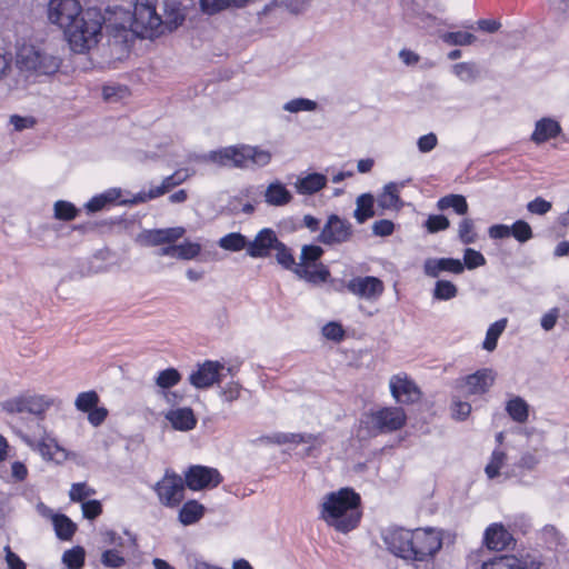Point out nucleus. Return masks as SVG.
I'll use <instances>...</instances> for the list:
<instances>
[{
    "mask_svg": "<svg viewBox=\"0 0 569 569\" xmlns=\"http://www.w3.org/2000/svg\"><path fill=\"white\" fill-rule=\"evenodd\" d=\"M378 206L382 209H398L401 203L398 186L396 182H389L383 187V192L378 197Z\"/></svg>",
    "mask_w": 569,
    "mask_h": 569,
    "instance_id": "34",
    "label": "nucleus"
},
{
    "mask_svg": "<svg viewBox=\"0 0 569 569\" xmlns=\"http://www.w3.org/2000/svg\"><path fill=\"white\" fill-rule=\"evenodd\" d=\"M187 170H177L172 174L166 177L160 186L153 187L156 196L161 197L174 187L183 183L188 179Z\"/></svg>",
    "mask_w": 569,
    "mask_h": 569,
    "instance_id": "38",
    "label": "nucleus"
},
{
    "mask_svg": "<svg viewBox=\"0 0 569 569\" xmlns=\"http://www.w3.org/2000/svg\"><path fill=\"white\" fill-rule=\"evenodd\" d=\"M206 512V507L199 501L191 499L186 501L179 510L178 519L183 526L197 523Z\"/></svg>",
    "mask_w": 569,
    "mask_h": 569,
    "instance_id": "26",
    "label": "nucleus"
},
{
    "mask_svg": "<svg viewBox=\"0 0 569 569\" xmlns=\"http://www.w3.org/2000/svg\"><path fill=\"white\" fill-rule=\"evenodd\" d=\"M178 259L192 260L201 252V244L192 241H183L177 244Z\"/></svg>",
    "mask_w": 569,
    "mask_h": 569,
    "instance_id": "56",
    "label": "nucleus"
},
{
    "mask_svg": "<svg viewBox=\"0 0 569 569\" xmlns=\"http://www.w3.org/2000/svg\"><path fill=\"white\" fill-rule=\"evenodd\" d=\"M361 497L350 487L329 492L321 505L320 518L338 532L348 533L361 520Z\"/></svg>",
    "mask_w": 569,
    "mask_h": 569,
    "instance_id": "2",
    "label": "nucleus"
},
{
    "mask_svg": "<svg viewBox=\"0 0 569 569\" xmlns=\"http://www.w3.org/2000/svg\"><path fill=\"white\" fill-rule=\"evenodd\" d=\"M368 419L376 433H390L406 425L407 415L400 407H383L370 412Z\"/></svg>",
    "mask_w": 569,
    "mask_h": 569,
    "instance_id": "8",
    "label": "nucleus"
},
{
    "mask_svg": "<svg viewBox=\"0 0 569 569\" xmlns=\"http://www.w3.org/2000/svg\"><path fill=\"white\" fill-rule=\"evenodd\" d=\"M218 246L230 252H239L244 249L248 252L249 239L241 232H229L218 240Z\"/></svg>",
    "mask_w": 569,
    "mask_h": 569,
    "instance_id": "29",
    "label": "nucleus"
},
{
    "mask_svg": "<svg viewBox=\"0 0 569 569\" xmlns=\"http://www.w3.org/2000/svg\"><path fill=\"white\" fill-rule=\"evenodd\" d=\"M422 269L427 277L439 279L443 272L461 274L463 272V264L458 258H427L423 261Z\"/></svg>",
    "mask_w": 569,
    "mask_h": 569,
    "instance_id": "17",
    "label": "nucleus"
},
{
    "mask_svg": "<svg viewBox=\"0 0 569 569\" xmlns=\"http://www.w3.org/2000/svg\"><path fill=\"white\" fill-rule=\"evenodd\" d=\"M82 516L88 520H94L102 513V503L97 499H89L81 505Z\"/></svg>",
    "mask_w": 569,
    "mask_h": 569,
    "instance_id": "59",
    "label": "nucleus"
},
{
    "mask_svg": "<svg viewBox=\"0 0 569 569\" xmlns=\"http://www.w3.org/2000/svg\"><path fill=\"white\" fill-rule=\"evenodd\" d=\"M292 200L291 192L286 184L279 180L271 182L264 191V201L269 206L282 207Z\"/></svg>",
    "mask_w": 569,
    "mask_h": 569,
    "instance_id": "25",
    "label": "nucleus"
},
{
    "mask_svg": "<svg viewBox=\"0 0 569 569\" xmlns=\"http://www.w3.org/2000/svg\"><path fill=\"white\" fill-rule=\"evenodd\" d=\"M201 161H209L220 167H234L241 169L262 168L270 163L271 153L259 147L238 144L212 150L199 157Z\"/></svg>",
    "mask_w": 569,
    "mask_h": 569,
    "instance_id": "4",
    "label": "nucleus"
},
{
    "mask_svg": "<svg viewBox=\"0 0 569 569\" xmlns=\"http://www.w3.org/2000/svg\"><path fill=\"white\" fill-rule=\"evenodd\" d=\"M540 539L545 542L548 549H556L557 547L562 545V536L557 530V528L551 525H546L542 528Z\"/></svg>",
    "mask_w": 569,
    "mask_h": 569,
    "instance_id": "53",
    "label": "nucleus"
},
{
    "mask_svg": "<svg viewBox=\"0 0 569 569\" xmlns=\"http://www.w3.org/2000/svg\"><path fill=\"white\" fill-rule=\"evenodd\" d=\"M166 419L174 430L179 431H190L197 426V418L189 407L169 410L166 413Z\"/></svg>",
    "mask_w": 569,
    "mask_h": 569,
    "instance_id": "22",
    "label": "nucleus"
},
{
    "mask_svg": "<svg viewBox=\"0 0 569 569\" xmlns=\"http://www.w3.org/2000/svg\"><path fill=\"white\" fill-rule=\"evenodd\" d=\"M280 240L271 228L261 229L252 241L249 240L248 256L258 259L267 258L277 248Z\"/></svg>",
    "mask_w": 569,
    "mask_h": 569,
    "instance_id": "16",
    "label": "nucleus"
},
{
    "mask_svg": "<svg viewBox=\"0 0 569 569\" xmlns=\"http://www.w3.org/2000/svg\"><path fill=\"white\" fill-rule=\"evenodd\" d=\"M48 19L64 32L74 52L82 53L96 46L104 18L97 8L82 9L79 0H50Z\"/></svg>",
    "mask_w": 569,
    "mask_h": 569,
    "instance_id": "1",
    "label": "nucleus"
},
{
    "mask_svg": "<svg viewBox=\"0 0 569 569\" xmlns=\"http://www.w3.org/2000/svg\"><path fill=\"white\" fill-rule=\"evenodd\" d=\"M458 287L450 280L438 279L432 290V298L438 301H448L456 298Z\"/></svg>",
    "mask_w": 569,
    "mask_h": 569,
    "instance_id": "36",
    "label": "nucleus"
},
{
    "mask_svg": "<svg viewBox=\"0 0 569 569\" xmlns=\"http://www.w3.org/2000/svg\"><path fill=\"white\" fill-rule=\"evenodd\" d=\"M223 365L217 360H206L197 366L188 378L189 383L196 389H208L222 380Z\"/></svg>",
    "mask_w": 569,
    "mask_h": 569,
    "instance_id": "13",
    "label": "nucleus"
},
{
    "mask_svg": "<svg viewBox=\"0 0 569 569\" xmlns=\"http://www.w3.org/2000/svg\"><path fill=\"white\" fill-rule=\"evenodd\" d=\"M39 59H41V51L34 47H27L18 52L17 63L21 70L34 72Z\"/></svg>",
    "mask_w": 569,
    "mask_h": 569,
    "instance_id": "35",
    "label": "nucleus"
},
{
    "mask_svg": "<svg viewBox=\"0 0 569 569\" xmlns=\"http://www.w3.org/2000/svg\"><path fill=\"white\" fill-rule=\"evenodd\" d=\"M94 489L90 488L86 482H76L71 485L69 498L73 502H83L86 499L94 495Z\"/></svg>",
    "mask_w": 569,
    "mask_h": 569,
    "instance_id": "55",
    "label": "nucleus"
},
{
    "mask_svg": "<svg viewBox=\"0 0 569 569\" xmlns=\"http://www.w3.org/2000/svg\"><path fill=\"white\" fill-rule=\"evenodd\" d=\"M390 391L399 403H415L420 400L421 392L417 385L408 377L393 376L390 379Z\"/></svg>",
    "mask_w": 569,
    "mask_h": 569,
    "instance_id": "18",
    "label": "nucleus"
},
{
    "mask_svg": "<svg viewBox=\"0 0 569 569\" xmlns=\"http://www.w3.org/2000/svg\"><path fill=\"white\" fill-rule=\"evenodd\" d=\"M458 237L461 243L471 244L477 240V233L475 232V222L470 218H465L459 223Z\"/></svg>",
    "mask_w": 569,
    "mask_h": 569,
    "instance_id": "49",
    "label": "nucleus"
},
{
    "mask_svg": "<svg viewBox=\"0 0 569 569\" xmlns=\"http://www.w3.org/2000/svg\"><path fill=\"white\" fill-rule=\"evenodd\" d=\"M282 108L284 111L291 113H298L302 111L311 112L318 108V103L315 100L300 97L287 101Z\"/></svg>",
    "mask_w": 569,
    "mask_h": 569,
    "instance_id": "45",
    "label": "nucleus"
},
{
    "mask_svg": "<svg viewBox=\"0 0 569 569\" xmlns=\"http://www.w3.org/2000/svg\"><path fill=\"white\" fill-rule=\"evenodd\" d=\"M79 209L69 201L58 200L53 206V216L57 220L71 221L79 214Z\"/></svg>",
    "mask_w": 569,
    "mask_h": 569,
    "instance_id": "42",
    "label": "nucleus"
},
{
    "mask_svg": "<svg viewBox=\"0 0 569 569\" xmlns=\"http://www.w3.org/2000/svg\"><path fill=\"white\" fill-rule=\"evenodd\" d=\"M241 389L238 382L231 381L220 389L219 396L222 401L231 403L240 397Z\"/></svg>",
    "mask_w": 569,
    "mask_h": 569,
    "instance_id": "61",
    "label": "nucleus"
},
{
    "mask_svg": "<svg viewBox=\"0 0 569 569\" xmlns=\"http://www.w3.org/2000/svg\"><path fill=\"white\" fill-rule=\"evenodd\" d=\"M440 38L446 44L455 47L470 46L476 41V36L467 31H448Z\"/></svg>",
    "mask_w": 569,
    "mask_h": 569,
    "instance_id": "41",
    "label": "nucleus"
},
{
    "mask_svg": "<svg viewBox=\"0 0 569 569\" xmlns=\"http://www.w3.org/2000/svg\"><path fill=\"white\" fill-rule=\"evenodd\" d=\"M328 179L326 174L320 172H311L305 177H300L295 182V188L299 194L312 196L327 186Z\"/></svg>",
    "mask_w": 569,
    "mask_h": 569,
    "instance_id": "24",
    "label": "nucleus"
},
{
    "mask_svg": "<svg viewBox=\"0 0 569 569\" xmlns=\"http://www.w3.org/2000/svg\"><path fill=\"white\" fill-rule=\"evenodd\" d=\"M353 217L358 223H365L368 219L376 214L375 197L370 192L361 193L357 197Z\"/></svg>",
    "mask_w": 569,
    "mask_h": 569,
    "instance_id": "27",
    "label": "nucleus"
},
{
    "mask_svg": "<svg viewBox=\"0 0 569 569\" xmlns=\"http://www.w3.org/2000/svg\"><path fill=\"white\" fill-rule=\"evenodd\" d=\"M100 561L103 567L109 569H118L126 565L124 557L116 548L104 550Z\"/></svg>",
    "mask_w": 569,
    "mask_h": 569,
    "instance_id": "50",
    "label": "nucleus"
},
{
    "mask_svg": "<svg viewBox=\"0 0 569 569\" xmlns=\"http://www.w3.org/2000/svg\"><path fill=\"white\" fill-rule=\"evenodd\" d=\"M562 128L556 119L551 117H543L536 121L535 130L530 136V140L537 146L547 142L550 139L559 137Z\"/></svg>",
    "mask_w": 569,
    "mask_h": 569,
    "instance_id": "21",
    "label": "nucleus"
},
{
    "mask_svg": "<svg viewBox=\"0 0 569 569\" xmlns=\"http://www.w3.org/2000/svg\"><path fill=\"white\" fill-rule=\"evenodd\" d=\"M395 231V223L388 219L375 221L372 224V233L377 237H388Z\"/></svg>",
    "mask_w": 569,
    "mask_h": 569,
    "instance_id": "64",
    "label": "nucleus"
},
{
    "mask_svg": "<svg viewBox=\"0 0 569 569\" xmlns=\"http://www.w3.org/2000/svg\"><path fill=\"white\" fill-rule=\"evenodd\" d=\"M9 123L13 127L14 131L20 132L33 128L37 120L32 116L12 114L9 118Z\"/></svg>",
    "mask_w": 569,
    "mask_h": 569,
    "instance_id": "60",
    "label": "nucleus"
},
{
    "mask_svg": "<svg viewBox=\"0 0 569 569\" xmlns=\"http://www.w3.org/2000/svg\"><path fill=\"white\" fill-rule=\"evenodd\" d=\"M412 560L427 561L433 559L443 543V530L426 527L412 530Z\"/></svg>",
    "mask_w": 569,
    "mask_h": 569,
    "instance_id": "6",
    "label": "nucleus"
},
{
    "mask_svg": "<svg viewBox=\"0 0 569 569\" xmlns=\"http://www.w3.org/2000/svg\"><path fill=\"white\" fill-rule=\"evenodd\" d=\"M450 226L449 219L445 214H429L423 227L429 233H437L447 230Z\"/></svg>",
    "mask_w": 569,
    "mask_h": 569,
    "instance_id": "52",
    "label": "nucleus"
},
{
    "mask_svg": "<svg viewBox=\"0 0 569 569\" xmlns=\"http://www.w3.org/2000/svg\"><path fill=\"white\" fill-rule=\"evenodd\" d=\"M483 543L489 550L501 551L515 543L512 535L502 523H491L483 533Z\"/></svg>",
    "mask_w": 569,
    "mask_h": 569,
    "instance_id": "19",
    "label": "nucleus"
},
{
    "mask_svg": "<svg viewBox=\"0 0 569 569\" xmlns=\"http://www.w3.org/2000/svg\"><path fill=\"white\" fill-rule=\"evenodd\" d=\"M353 226L339 214L328 216L326 223L320 230L317 240L325 246H337L349 242L353 237Z\"/></svg>",
    "mask_w": 569,
    "mask_h": 569,
    "instance_id": "7",
    "label": "nucleus"
},
{
    "mask_svg": "<svg viewBox=\"0 0 569 569\" xmlns=\"http://www.w3.org/2000/svg\"><path fill=\"white\" fill-rule=\"evenodd\" d=\"M56 536L62 541H69L72 539L77 525L64 513H57L52 521Z\"/></svg>",
    "mask_w": 569,
    "mask_h": 569,
    "instance_id": "32",
    "label": "nucleus"
},
{
    "mask_svg": "<svg viewBox=\"0 0 569 569\" xmlns=\"http://www.w3.org/2000/svg\"><path fill=\"white\" fill-rule=\"evenodd\" d=\"M295 273L299 278L306 279L312 283L326 282L330 277L328 267L322 263L311 266L310 268H307L306 266H297L295 268Z\"/></svg>",
    "mask_w": 569,
    "mask_h": 569,
    "instance_id": "28",
    "label": "nucleus"
},
{
    "mask_svg": "<svg viewBox=\"0 0 569 569\" xmlns=\"http://www.w3.org/2000/svg\"><path fill=\"white\" fill-rule=\"evenodd\" d=\"M506 411L515 422L523 423L529 417V405L523 398L516 396L507 401Z\"/></svg>",
    "mask_w": 569,
    "mask_h": 569,
    "instance_id": "31",
    "label": "nucleus"
},
{
    "mask_svg": "<svg viewBox=\"0 0 569 569\" xmlns=\"http://www.w3.org/2000/svg\"><path fill=\"white\" fill-rule=\"evenodd\" d=\"M346 288L350 293L366 300L378 299L385 290L382 280L375 276L353 277Z\"/></svg>",
    "mask_w": 569,
    "mask_h": 569,
    "instance_id": "14",
    "label": "nucleus"
},
{
    "mask_svg": "<svg viewBox=\"0 0 569 569\" xmlns=\"http://www.w3.org/2000/svg\"><path fill=\"white\" fill-rule=\"evenodd\" d=\"M157 0H136L133 10L129 16L128 27L123 23L114 24V37H122L127 39L130 32L136 38L153 39L163 33L167 26L163 24L161 17L156 10Z\"/></svg>",
    "mask_w": 569,
    "mask_h": 569,
    "instance_id": "3",
    "label": "nucleus"
},
{
    "mask_svg": "<svg viewBox=\"0 0 569 569\" xmlns=\"http://www.w3.org/2000/svg\"><path fill=\"white\" fill-rule=\"evenodd\" d=\"M493 381V371L491 369L483 368L459 380L457 388L463 389V392L468 396L483 395L490 389Z\"/></svg>",
    "mask_w": 569,
    "mask_h": 569,
    "instance_id": "15",
    "label": "nucleus"
},
{
    "mask_svg": "<svg viewBox=\"0 0 569 569\" xmlns=\"http://www.w3.org/2000/svg\"><path fill=\"white\" fill-rule=\"evenodd\" d=\"M1 406L7 413H29L42 418L51 406V400L44 396L21 395L3 401Z\"/></svg>",
    "mask_w": 569,
    "mask_h": 569,
    "instance_id": "10",
    "label": "nucleus"
},
{
    "mask_svg": "<svg viewBox=\"0 0 569 569\" xmlns=\"http://www.w3.org/2000/svg\"><path fill=\"white\" fill-rule=\"evenodd\" d=\"M181 373L173 367L166 368L158 372L154 383L162 390L170 389L181 381Z\"/></svg>",
    "mask_w": 569,
    "mask_h": 569,
    "instance_id": "39",
    "label": "nucleus"
},
{
    "mask_svg": "<svg viewBox=\"0 0 569 569\" xmlns=\"http://www.w3.org/2000/svg\"><path fill=\"white\" fill-rule=\"evenodd\" d=\"M505 459L506 453L503 451L498 449L492 451L491 459L485 468V472L489 479H495L499 476Z\"/></svg>",
    "mask_w": 569,
    "mask_h": 569,
    "instance_id": "54",
    "label": "nucleus"
},
{
    "mask_svg": "<svg viewBox=\"0 0 569 569\" xmlns=\"http://www.w3.org/2000/svg\"><path fill=\"white\" fill-rule=\"evenodd\" d=\"M86 551L81 546L72 547L62 555V563L67 569H81L84 566Z\"/></svg>",
    "mask_w": 569,
    "mask_h": 569,
    "instance_id": "37",
    "label": "nucleus"
},
{
    "mask_svg": "<svg viewBox=\"0 0 569 569\" xmlns=\"http://www.w3.org/2000/svg\"><path fill=\"white\" fill-rule=\"evenodd\" d=\"M184 487V481L179 475L167 470L163 478L156 482L152 488L162 506L174 508L183 500Z\"/></svg>",
    "mask_w": 569,
    "mask_h": 569,
    "instance_id": "9",
    "label": "nucleus"
},
{
    "mask_svg": "<svg viewBox=\"0 0 569 569\" xmlns=\"http://www.w3.org/2000/svg\"><path fill=\"white\" fill-rule=\"evenodd\" d=\"M223 478L218 469L202 466L192 465L184 472V485L192 491H200L217 488Z\"/></svg>",
    "mask_w": 569,
    "mask_h": 569,
    "instance_id": "11",
    "label": "nucleus"
},
{
    "mask_svg": "<svg viewBox=\"0 0 569 569\" xmlns=\"http://www.w3.org/2000/svg\"><path fill=\"white\" fill-rule=\"evenodd\" d=\"M510 237L520 243H526L533 238V231L527 221L518 219L510 226Z\"/></svg>",
    "mask_w": 569,
    "mask_h": 569,
    "instance_id": "44",
    "label": "nucleus"
},
{
    "mask_svg": "<svg viewBox=\"0 0 569 569\" xmlns=\"http://www.w3.org/2000/svg\"><path fill=\"white\" fill-rule=\"evenodd\" d=\"M437 208L440 211L452 209L457 214L465 216L468 213L469 206L465 196L452 193L441 197L437 201Z\"/></svg>",
    "mask_w": 569,
    "mask_h": 569,
    "instance_id": "30",
    "label": "nucleus"
},
{
    "mask_svg": "<svg viewBox=\"0 0 569 569\" xmlns=\"http://www.w3.org/2000/svg\"><path fill=\"white\" fill-rule=\"evenodd\" d=\"M461 261L463 264V270L465 269L473 270L476 268H479V267H482L486 264L485 256L480 251L472 249V248L465 249L463 260H461Z\"/></svg>",
    "mask_w": 569,
    "mask_h": 569,
    "instance_id": "51",
    "label": "nucleus"
},
{
    "mask_svg": "<svg viewBox=\"0 0 569 569\" xmlns=\"http://www.w3.org/2000/svg\"><path fill=\"white\" fill-rule=\"evenodd\" d=\"M480 569H550L542 556L537 552L498 555L483 560Z\"/></svg>",
    "mask_w": 569,
    "mask_h": 569,
    "instance_id": "5",
    "label": "nucleus"
},
{
    "mask_svg": "<svg viewBox=\"0 0 569 569\" xmlns=\"http://www.w3.org/2000/svg\"><path fill=\"white\" fill-rule=\"evenodd\" d=\"M552 208L550 201L542 197H536L533 200L527 203V210L532 214L543 216L548 213Z\"/></svg>",
    "mask_w": 569,
    "mask_h": 569,
    "instance_id": "62",
    "label": "nucleus"
},
{
    "mask_svg": "<svg viewBox=\"0 0 569 569\" xmlns=\"http://www.w3.org/2000/svg\"><path fill=\"white\" fill-rule=\"evenodd\" d=\"M122 196L120 188H109L101 193L93 196L89 201L86 202L84 209L88 213L99 212L113 203L119 204V199Z\"/></svg>",
    "mask_w": 569,
    "mask_h": 569,
    "instance_id": "23",
    "label": "nucleus"
},
{
    "mask_svg": "<svg viewBox=\"0 0 569 569\" xmlns=\"http://www.w3.org/2000/svg\"><path fill=\"white\" fill-rule=\"evenodd\" d=\"M382 540L392 555L412 560V530L401 527L389 528L382 533Z\"/></svg>",
    "mask_w": 569,
    "mask_h": 569,
    "instance_id": "12",
    "label": "nucleus"
},
{
    "mask_svg": "<svg viewBox=\"0 0 569 569\" xmlns=\"http://www.w3.org/2000/svg\"><path fill=\"white\" fill-rule=\"evenodd\" d=\"M508 320L506 318L499 319L491 323L487 329L482 348L487 351H493L497 348L498 339L505 331Z\"/></svg>",
    "mask_w": 569,
    "mask_h": 569,
    "instance_id": "33",
    "label": "nucleus"
},
{
    "mask_svg": "<svg viewBox=\"0 0 569 569\" xmlns=\"http://www.w3.org/2000/svg\"><path fill=\"white\" fill-rule=\"evenodd\" d=\"M199 3L201 11L210 16L232 7V0H200Z\"/></svg>",
    "mask_w": 569,
    "mask_h": 569,
    "instance_id": "58",
    "label": "nucleus"
},
{
    "mask_svg": "<svg viewBox=\"0 0 569 569\" xmlns=\"http://www.w3.org/2000/svg\"><path fill=\"white\" fill-rule=\"evenodd\" d=\"M184 231L182 227L144 230L140 236V241L150 247L173 243L184 234Z\"/></svg>",
    "mask_w": 569,
    "mask_h": 569,
    "instance_id": "20",
    "label": "nucleus"
},
{
    "mask_svg": "<svg viewBox=\"0 0 569 569\" xmlns=\"http://www.w3.org/2000/svg\"><path fill=\"white\" fill-rule=\"evenodd\" d=\"M321 332L326 339L335 341V342L342 341L346 336V331H345L342 325L337 321H330V322L326 323L322 327Z\"/></svg>",
    "mask_w": 569,
    "mask_h": 569,
    "instance_id": "57",
    "label": "nucleus"
},
{
    "mask_svg": "<svg viewBox=\"0 0 569 569\" xmlns=\"http://www.w3.org/2000/svg\"><path fill=\"white\" fill-rule=\"evenodd\" d=\"M34 73L50 76L56 73L60 68V60L51 54L41 52V59L38 60Z\"/></svg>",
    "mask_w": 569,
    "mask_h": 569,
    "instance_id": "46",
    "label": "nucleus"
},
{
    "mask_svg": "<svg viewBox=\"0 0 569 569\" xmlns=\"http://www.w3.org/2000/svg\"><path fill=\"white\" fill-rule=\"evenodd\" d=\"M325 250L318 244H305L301 249L300 260L298 266H311L320 263L319 260L323 256Z\"/></svg>",
    "mask_w": 569,
    "mask_h": 569,
    "instance_id": "43",
    "label": "nucleus"
},
{
    "mask_svg": "<svg viewBox=\"0 0 569 569\" xmlns=\"http://www.w3.org/2000/svg\"><path fill=\"white\" fill-rule=\"evenodd\" d=\"M438 144V138L436 133L429 132L418 138L417 147L418 150L422 153H428L432 151Z\"/></svg>",
    "mask_w": 569,
    "mask_h": 569,
    "instance_id": "63",
    "label": "nucleus"
},
{
    "mask_svg": "<svg viewBox=\"0 0 569 569\" xmlns=\"http://www.w3.org/2000/svg\"><path fill=\"white\" fill-rule=\"evenodd\" d=\"M452 72L463 82H473L480 74L475 62H458L452 66Z\"/></svg>",
    "mask_w": 569,
    "mask_h": 569,
    "instance_id": "40",
    "label": "nucleus"
},
{
    "mask_svg": "<svg viewBox=\"0 0 569 569\" xmlns=\"http://www.w3.org/2000/svg\"><path fill=\"white\" fill-rule=\"evenodd\" d=\"M99 403V396L94 390L80 392L74 401L77 410L88 412Z\"/></svg>",
    "mask_w": 569,
    "mask_h": 569,
    "instance_id": "48",
    "label": "nucleus"
},
{
    "mask_svg": "<svg viewBox=\"0 0 569 569\" xmlns=\"http://www.w3.org/2000/svg\"><path fill=\"white\" fill-rule=\"evenodd\" d=\"M276 250V259L277 262L287 270H292L295 272V268L298 266L295 261V257L291 250L287 247L282 241L279 242Z\"/></svg>",
    "mask_w": 569,
    "mask_h": 569,
    "instance_id": "47",
    "label": "nucleus"
}]
</instances>
